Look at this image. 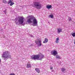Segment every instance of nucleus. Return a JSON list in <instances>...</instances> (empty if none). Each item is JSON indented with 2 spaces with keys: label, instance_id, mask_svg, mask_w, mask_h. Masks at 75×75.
Listing matches in <instances>:
<instances>
[{
  "label": "nucleus",
  "instance_id": "1",
  "mask_svg": "<svg viewBox=\"0 0 75 75\" xmlns=\"http://www.w3.org/2000/svg\"><path fill=\"white\" fill-rule=\"evenodd\" d=\"M44 56L42 54L37 55H33L31 57L32 59H33V60H40V61H42V59L44 58Z\"/></svg>",
  "mask_w": 75,
  "mask_h": 75
},
{
  "label": "nucleus",
  "instance_id": "2",
  "mask_svg": "<svg viewBox=\"0 0 75 75\" xmlns=\"http://www.w3.org/2000/svg\"><path fill=\"white\" fill-rule=\"evenodd\" d=\"M3 59L4 60H7L8 58L11 57V56L10 55V52L8 51H5L3 53V54L2 55Z\"/></svg>",
  "mask_w": 75,
  "mask_h": 75
},
{
  "label": "nucleus",
  "instance_id": "3",
  "mask_svg": "<svg viewBox=\"0 0 75 75\" xmlns=\"http://www.w3.org/2000/svg\"><path fill=\"white\" fill-rule=\"evenodd\" d=\"M32 7L36 8L37 9H40L42 7V5L40 2L37 1L33 3V4L32 5Z\"/></svg>",
  "mask_w": 75,
  "mask_h": 75
},
{
  "label": "nucleus",
  "instance_id": "4",
  "mask_svg": "<svg viewBox=\"0 0 75 75\" xmlns=\"http://www.w3.org/2000/svg\"><path fill=\"white\" fill-rule=\"evenodd\" d=\"M14 20H16L15 21L16 24H17L18 23V22H17V21H18L19 24H22L24 23V17L16 18Z\"/></svg>",
  "mask_w": 75,
  "mask_h": 75
},
{
  "label": "nucleus",
  "instance_id": "5",
  "mask_svg": "<svg viewBox=\"0 0 75 75\" xmlns=\"http://www.w3.org/2000/svg\"><path fill=\"white\" fill-rule=\"evenodd\" d=\"M32 17H33V18L32 19L33 24L32 25L33 26H36L37 25V24H38V22H37V20L36 19L34 16H32Z\"/></svg>",
  "mask_w": 75,
  "mask_h": 75
},
{
  "label": "nucleus",
  "instance_id": "6",
  "mask_svg": "<svg viewBox=\"0 0 75 75\" xmlns=\"http://www.w3.org/2000/svg\"><path fill=\"white\" fill-rule=\"evenodd\" d=\"M35 43L36 44H37L38 47H41V45H42V43H41V40H38L35 41Z\"/></svg>",
  "mask_w": 75,
  "mask_h": 75
},
{
  "label": "nucleus",
  "instance_id": "7",
  "mask_svg": "<svg viewBox=\"0 0 75 75\" xmlns=\"http://www.w3.org/2000/svg\"><path fill=\"white\" fill-rule=\"evenodd\" d=\"M28 17L29 18V19H28L27 22H28V23H32L33 22L31 20H33V16H28Z\"/></svg>",
  "mask_w": 75,
  "mask_h": 75
},
{
  "label": "nucleus",
  "instance_id": "8",
  "mask_svg": "<svg viewBox=\"0 0 75 75\" xmlns=\"http://www.w3.org/2000/svg\"><path fill=\"white\" fill-rule=\"evenodd\" d=\"M51 55H53L54 56H55L56 55H58V53L56 50H53L51 52Z\"/></svg>",
  "mask_w": 75,
  "mask_h": 75
},
{
  "label": "nucleus",
  "instance_id": "9",
  "mask_svg": "<svg viewBox=\"0 0 75 75\" xmlns=\"http://www.w3.org/2000/svg\"><path fill=\"white\" fill-rule=\"evenodd\" d=\"M10 4V6H12L13 4H14V3L13 2H12V1H11V0H9L8 3V4Z\"/></svg>",
  "mask_w": 75,
  "mask_h": 75
},
{
  "label": "nucleus",
  "instance_id": "10",
  "mask_svg": "<svg viewBox=\"0 0 75 75\" xmlns=\"http://www.w3.org/2000/svg\"><path fill=\"white\" fill-rule=\"evenodd\" d=\"M57 30L58 33H60L62 32V29L61 28H59L58 29H57Z\"/></svg>",
  "mask_w": 75,
  "mask_h": 75
},
{
  "label": "nucleus",
  "instance_id": "11",
  "mask_svg": "<svg viewBox=\"0 0 75 75\" xmlns=\"http://www.w3.org/2000/svg\"><path fill=\"white\" fill-rule=\"evenodd\" d=\"M31 67V65L30 63H28L27 64V68H29Z\"/></svg>",
  "mask_w": 75,
  "mask_h": 75
},
{
  "label": "nucleus",
  "instance_id": "12",
  "mask_svg": "<svg viewBox=\"0 0 75 75\" xmlns=\"http://www.w3.org/2000/svg\"><path fill=\"white\" fill-rule=\"evenodd\" d=\"M61 69V71L63 73H64V72H65V71L66 70V69H65V68H62Z\"/></svg>",
  "mask_w": 75,
  "mask_h": 75
},
{
  "label": "nucleus",
  "instance_id": "13",
  "mask_svg": "<svg viewBox=\"0 0 75 75\" xmlns=\"http://www.w3.org/2000/svg\"><path fill=\"white\" fill-rule=\"evenodd\" d=\"M52 7V6L51 5H48L46 6V8H47L48 9H50V8H51Z\"/></svg>",
  "mask_w": 75,
  "mask_h": 75
},
{
  "label": "nucleus",
  "instance_id": "14",
  "mask_svg": "<svg viewBox=\"0 0 75 75\" xmlns=\"http://www.w3.org/2000/svg\"><path fill=\"white\" fill-rule=\"evenodd\" d=\"M35 71L38 72V73H40V69H39L38 68H36L35 69Z\"/></svg>",
  "mask_w": 75,
  "mask_h": 75
},
{
  "label": "nucleus",
  "instance_id": "15",
  "mask_svg": "<svg viewBox=\"0 0 75 75\" xmlns=\"http://www.w3.org/2000/svg\"><path fill=\"white\" fill-rule=\"evenodd\" d=\"M47 42H48V39L45 38L44 41L43 42V43H46Z\"/></svg>",
  "mask_w": 75,
  "mask_h": 75
},
{
  "label": "nucleus",
  "instance_id": "16",
  "mask_svg": "<svg viewBox=\"0 0 75 75\" xmlns=\"http://www.w3.org/2000/svg\"><path fill=\"white\" fill-rule=\"evenodd\" d=\"M54 17V15L52 14V15H50L49 16V18H50V17L51 18H52Z\"/></svg>",
  "mask_w": 75,
  "mask_h": 75
},
{
  "label": "nucleus",
  "instance_id": "17",
  "mask_svg": "<svg viewBox=\"0 0 75 75\" xmlns=\"http://www.w3.org/2000/svg\"><path fill=\"white\" fill-rule=\"evenodd\" d=\"M2 2L5 4H7V2L6 0H2Z\"/></svg>",
  "mask_w": 75,
  "mask_h": 75
},
{
  "label": "nucleus",
  "instance_id": "18",
  "mask_svg": "<svg viewBox=\"0 0 75 75\" xmlns=\"http://www.w3.org/2000/svg\"><path fill=\"white\" fill-rule=\"evenodd\" d=\"M71 34L72 35V36L73 37H75V33L74 32V33H71Z\"/></svg>",
  "mask_w": 75,
  "mask_h": 75
},
{
  "label": "nucleus",
  "instance_id": "19",
  "mask_svg": "<svg viewBox=\"0 0 75 75\" xmlns=\"http://www.w3.org/2000/svg\"><path fill=\"white\" fill-rule=\"evenodd\" d=\"M56 58H57V59H60L61 58L60 56H59L58 55H56Z\"/></svg>",
  "mask_w": 75,
  "mask_h": 75
},
{
  "label": "nucleus",
  "instance_id": "20",
  "mask_svg": "<svg viewBox=\"0 0 75 75\" xmlns=\"http://www.w3.org/2000/svg\"><path fill=\"white\" fill-rule=\"evenodd\" d=\"M68 20H69V21H72V18H69Z\"/></svg>",
  "mask_w": 75,
  "mask_h": 75
},
{
  "label": "nucleus",
  "instance_id": "21",
  "mask_svg": "<svg viewBox=\"0 0 75 75\" xmlns=\"http://www.w3.org/2000/svg\"><path fill=\"white\" fill-rule=\"evenodd\" d=\"M30 37H33V38H34V36L33 35H30Z\"/></svg>",
  "mask_w": 75,
  "mask_h": 75
},
{
  "label": "nucleus",
  "instance_id": "22",
  "mask_svg": "<svg viewBox=\"0 0 75 75\" xmlns=\"http://www.w3.org/2000/svg\"><path fill=\"white\" fill-rule=\"evenodd\" d=\"M59 42V41L58 40H56V43H58Z\"/></svg>",
  "mask_w": 75,
  "mask_h": 75
},
{
  "label": "nucleus",
  "instance_id": "23",
  "mask_svg": "<svg viewBox=\"0 0 75 75\" xmlns=\"http://www.w3.org/2000/svg\"><path fill=\"white\" fill-rule=\"evenodd\" d=\"M59 38H56V40H58L59 41Z\"/></svg>",
  "mask_w": 75,
  "mask_h": 75
},
{
  "label": "nucleus",
  "instance_id": "24",
  "mask_svg": "<svg viewBox=\"0 0 75 75\" xmlns=\"http://www.w3.org/2000/svg\"><path fill=\"white\" fill-rule=\"evenodd\" d=\"M9 75H15V74H14V73H12L10 74Z\"/></svg>",
  "mask_w": 75,
  "mask_h": 75
},
{
  "label": "nucleus",
  "instance_id": "25",
  "mask_svg": "<svg viewBox=\"0 0 75 75\" xmlns=\"http://www.w3.org/2000/svg\"><path fill=\"white\" fill-rule=\"evenodd\" d=\"M4 13H5V14H6V11H4Z\"/></svg>",
  "mask_w": 75,
  "mask_h": 75
},
{
  "label": "nucleus",
  "instance_id": "26",
  "mask_svg": "<svg viewBox=\"0 0 75 75\" xmlns=\"http://www.w3.org/2000/svg\"><path fill=\"white\" fill-rule=\"evenodd\" d=\"M50 69H53V67H50Z\"/></svg>",
  "mask_w": 75,
  "mask_h": 75
},
{
  "label": "nucleus",
  "instance_id": "27",
  "mask_svg": "<svg viewBox=\"0 0 75 75\" xmlns=\"http://www.w3.org/2000/svg\"><path fill=\"white\" fill-rule=\"evenodd\" d=\"M1 59H0V62H1Z\"/></svg>",
  "mask_w": 75,
  "mask_h": 75
}]
</instances>
